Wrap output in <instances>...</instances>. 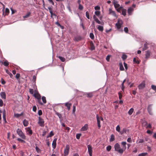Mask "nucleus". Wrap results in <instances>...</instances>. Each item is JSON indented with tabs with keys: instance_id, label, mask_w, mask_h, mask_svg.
I'll return each instance as SVG.
<instances>
[{
	"instance_id": "obj_1",
	"label": "nucleus",
	"mask_w": 156,
	"mask_h": 156,
	"mask_svg": "<svg viewBox=\"0 0 156 156\" xmlns=\"http://www.w3.org/2000/svg\"><path fill=\"white\" fill-rule=\"evenodd\" d=\"M123 24L122 21L120 19H118L117 21V22L115 24V26L117 29L119 31H122L123 30L122 29H120L121 27Z\"/></svg>"
},
{
	"instance_id": "obj_2",
	"label": "nucleus",
	"mask_w": 156,
	"mask_h": 156,
	"mask_svg": "<svg viewBox=\"0 0 156 156\" xmlns=\"http://www.w3.org/2000/svg\"><path fill=\"white\" fill-rule=\"evenodd\" d=\"M115 150L118 152L119 153L122 154L124 151V150L123 149L120 148L119 144L117 143L114 145Z\"/></svg>"
},
{
	"instance_id": "obj_3",
	"label": "nucleus",
	"mask_w": 156,
	"mask_h": 156,
	"mask_svg": "<svg viewBox=\"0 0 156 156\" xmlns=\"http://www.w3.org/2000/svg\"><path fill=\"white\" fill-rule=\"evenodd\" d=\"M16 132L23 139H25L26 136L23 133L21 129L18 128L16 130Z\"/></svg>"
},
{
	"instance_id": "obj_4",
	"label": "nucleus",
	"mask_w": 156,
	"mask_h": 156,
	"mask_svg": "<svg viewBox=\"0 0 156 156\" xmlns=\"http://www.w3.org/2000/svg\"><path fill=\"white\" fill-rule=\"evenodd\" d=\"M44 122L43 119L41 117L39 116L38 117V123L39 126L41 127H44Z\"/></svg>"
},
{
	"instance_id": "obj_5",
	"label": "nucleus",
	"mask_w": 156,
	"mask_h": 156,
	"mask_svg": "<svg viewBox=\"0 0 156 156\" xmlns=\"http://www.w3.org/2000/svg\"><path fill=\"white\" fill-rule=\"evenodd\" d=\"M70 149V146L69 145H66V147L64 150V153L65 156H67L68 155L69 150Z\"/></svg>"
},
{
	"instance_id": "obj_6",
	"label": "nucleus",
	"mask_w": 156,
	"mask_h": 156,
	"mask_svg": "<svg viewBox=\"0 0 156 156\" xmlns=\"http://www.w3.org/2000/svg\"><path fill=\"white\" fill-rule=\"evenodd\" d=\"M152 105L151 104L149 105L147 108L148 113L151 115H153V113L152 112Z\"/></svg>"
},
{
	"instance_id": "obj_7",
	"label": "nucleus",
	"mask_w": 156,
	"mask_h": 156,
	"mask_svg": "<svg viewBox=\"0 0 156 156\" xmlns=\"http://www.w3.org/2000/svg\"><path fill=\"white\" fill-rule=\"evenodd\" d=\"M93 18L94 20L96 22H97L98 23L101 25L104 24V23L102 22H100L95 15H94Z\"/></svg>"
},
{
	"instance_id": "obj_8",
	"label": "nucleus",
	"mask_w": 156,
	"mask_h": 156,
	"mask_svg": "<svg viewBox=\"0 0 156 156\" xmlns=\"http://www.w3.org/2000/svg\"><path fill=\"white\" fill-rule=\"evenodd\" d=\"M109 14H111L113 16L116 17L117 16L116 14L115 13V12L114 11H113L111 9H109Z\"/></svg>"
},
{
	"instance_id": "obj_9",
	"label": "nucleus",
	"mask_w": 156,
	"mask_h": 156,
	"mask_svg": "<svg viewBox=\"0 0 156 156\" xmlns=\"http://www.w3.org/2000/svg\"><path fill=\"white\" fill-rule=\"evenodd\" d=\"M96 117L97 122L98 126V128L100 129L101 126L100 125V120L98 115H96Z\"/></svg>"
},
{
	"instance_id": "obj_10",
	"label": "nucleus",
	"mask_w": 156,
	"mask_h": 156,
	"mask_svg": "<svg viewBox=\"0 0 156 156\" xmlns=\"http://www.w3.org/2000/svg\"><path fill=\"white\" fill-rule=\"evenodd\" d=\"M145 86V83L143 82L139 85L138 87L139 89H142Z\"/></svg>"
},
{
	"instance_id": "obj_11",
	"label": "nucleus",
	"mask_w": 156,
	"mask_h": 156,
	"mask_svg": "<svg viewBox=\"0 0 156 156\" xmlns=\"http://www.w3.org/2000/svg\"><path fill=\"white\" fill-rule=\"evenodd\" d=\"M113 4L114 5V7L115 9L120 7H121L120 5L118 4V2L117 1H114L113 2Z\"/></svg>"
},
{
	"instance_id": "obj_12",
	"label": "nucleus",
	"mask_w": 156,
	"mask_h": 156,
	"mask_svg": "<svg viewBox=\"0 0 156 156\" xmlns=\"http://www.w3.org/2000/svg\"><path fill=\"white\" fill-rule=\"evenodd\" d=\"M88 125L87 124H86L84 125V126L82 127L81 128V130L83 131H84L87 130L88 128Z\"/></svg>"
},
{
	"instance_id": "obj_13",
	"label": "nucleus",
	"mask_w": 156,
	"mask_h": 156,
	"mask_svg": "<svg viewBox=\"0 0 156 156\" xmlns=\"http://www.w3.org/2000/svg\"><path fill=\"white\" fill-rule=\"evenodd\" d=\"M0 95L2 99H5L6 98L5 93L4 92H1L0 93Z\"/></svg>"
},
{
	"instance_id": "obj_14",
	"label": "nucleus",
	"mask_w": 156,
	"mask_h": 156,
	"mask_svg": "<svg viewBox=\"0 0 156 156\" xmlns=\"http://www.w3.org/2000/svg\"><path fill=\"white\" fill-rule=\"evenodd\" d=\"M88 151L89 153H92V148L90 145L87 146Z\"/></svg>"
},
{
	"instance_id": "obj_15",
	"label": "nucleus",
	"mask_w": 156,
	"mask_h": 156,
	"mask_svg": "<svg viewBox=\"0 0 156 156\" xmlns=\"http://www.w3.org/2000/svg\"><path fill=\"white\" fill-rule=\"evenodd\" d=\"M133 10V9L132 7H130L128 9L127 12L129 15H132V12Z\"/></svg>"
},
{
	"instance_id": "obj_16",
	"label": "nucleus",
	"mask_w": 156,
	"mask_h": 156,
	"mask_svg": "<svg viewBox=\"0 0 156 156\" xmlns=\"http://www.w3.org/2000/svg\"><path fill=\"white\" fill-rule=\"evenodd\" d=\"M26 129L27 131V132H28L27 134H29V135H31L32 134L33 132L32 130L30 129V128L29 127H27L26 128Z\"/></svg>"
},
{
	"instance_id": "obj_17",
	"label": "nucleus",
	"mask_w": 156,
	"mask_h": 156,
	"mask_svg": "<svg viewBox=\"0 0 156 156\" xmlns=\"http://www.w3.org/2000/svg\"><path fill=\"white\" fill-rule=\"evenodd\" d=\"M57 139L55 138L53 140L52 143V147L54 149H55L56 146Z\"/></svg>"
},
{
	"instance_id": "obj_18",
	"label": "nucleus",
	"mask_w": 156,
	"mask_h": 156,
	"mask_svg": "<svg viewBox=\"0 0 156 156\" xmlns=\"http://www.w3.org/2000/svg\"><path fill=\"white\" fill-rule=\"evenodd\" d=\"M81 39L80 36H76L74 37V40L75 41H80Z\"/></svg>"
},
{
	"instance_id": "obj_19",
	"label": "nucleus",
	"mask_w": 156,
	"mask_h": 156,
	"mask_svg": "<svg viewBox=\"0 0 156 156\" xmlns=\"http://www.w3.org/2000/svg\"><path fill=\"white\" fill-rule=\"evenodd\" d=\"M65 104V106L67 107L68 110H69L71 104V103H69L68 102H66V103Z\"/></svg>"
},
{
	"instance_id": "obj_20",
	"label": "nucleus",
	"mask_w": 156,
	"mask_h": 156,
	"mask_svg": "<svg viewBox=\"0 0 156 156\" xmlns=\"http://www.w3.org/2000/svg\"><path fill=\"white\" fill-rule=\"evenodd\" d=\"M34 97L35 98H37V99L38 100L39 103L41 105H42L43 104V103L41 101H40L41 99V97L40 95L39 94H38L37 96H35V95H34Z\"/></svg>"
},
{
	"instance_id": "obj_21",
	"label": "nucleus",
	"mask_w": 156,
	"mask_h": 156,
	"mask_svg": "<svg viewBox=\"0 0 156 156\" xmlns=\"http://www.w3.org/2000/svg\"><path fill=\"white\" fill-rule=\"evenodd\" d=\"M126 143L125 142H122L121 143V144L123 146L122 149H123L124 151H125L126 148Z\"/></svg>"
},
{
	"instance_id": "obj_22",
	"label": "nucleus",
	"mask_w": 156,
	"mask_h": 156,
	"mask_svg": "<svg viewBox=\"0 0 156 156\" xmlns=\"http://www.w3.org/2000/svg\"><path fill=\"white\" fill-rule=\"evenodd\" d=\"M150 55V52L149 51H147L145 55V58H149Z\"/></svg>"
},
{
	"instance_id": "obj_23",
	"label": "nucleus",
	"mask_w": 156,
	"mask_h": 156,
	"mask_svg": "<svg viewBox=\"0 0 156 156\" xmlns=\"http://www.w3.org/2000/svg\"><path fill=\"white\" fill-rule=\"evenodd\" d=\"M144 140L142 139H139L136 141V143L137 144H141L144 142Z\"/></svg>"
},
{
	"instance_id": "obj_24",
	"label": "nucleus",
	"mask_w": 156,
	"mask_h": 156,
	"mask_svg": "<svg viewBox=\"0 0 156 156\" xmlns=\"http://www.w3.org/2000/svg\"><path fill=\"white\" fill-rule=\"evenodd\" d=\"M122 15H123L124 16H125L126 15V9H122Z\"/></svg>"
},
{
	"instance_id": "obj_25",
	"label": "nucleus",
	"mask_w": 156,
	"mask_h": 156,
	"mask_svg": "<svg viewBox=\"0 0 156 156\" xmlns=\"http://www.w3.org/2000/svg\"><path fill=\"white\" fill-rule=\"evenodd\" d=\"M126 129L125 128H124L121 131L120 133L122 135L124 133H126Z\"/></svg>"
},
{
	"instance_id": "obj_26",
	"label": "nucleus",
	"mask_w": 156,
	"mask_h": 156,
	"mask_svg": "<svg viewBox=\"0 0 156 156\" xmlns=\"http://www.w3.org/2000/svg\"><path fill=\"white\" fill-rule=\"evenodd\" d=\"M31 14V12H28L26 15L25 16H23V17L24 19H25L26 18H27L30 16Z\"/></svg>"
},
{
	"instance_id": "obj_27",
	"label": "nucleus",
	"mask_w": 156,
	"mask_h": 156,
	"mask_svg": "<svg viewBox=\"0 0 156 156\" xmlns=\"http://www.w3.org/2000/svg\"><path fill=\"white\" fill-rule=\"evenodd\" d=\"M134 111V109L133 108H131L128 112V113L129 115H131L133 113Z\"/></svg>"
},
{
	"instance_id": "obj_28",
	"label": "nucleus",
	"mask_w": 156,
	"mask_h": 156,
	"mask_svg": "<svg viewBox=\"0 0 156 156\" xmlns=\"http://www.w3.org/2000/svg\"><path fill=\"white\" fill-rule=\"evenodd\" d=\"M98 29L99 30L102 31L103 30V27L102 26L98 25Z\"/></svg>"
},
{
	"instance_id": "obj_29",
	"label": "nucleus",
	"mask_w": 156,
	"mask_h": 156,
	"mask_svg": "<svg viewBox=\"0 0 156 156\" xmlns=\"http://www.w3.org/2000/svg\"><path fill=\"white\" fill-rule=\"evenodd\" d=\"M23 124L24 126H27L28 125V122L26 119H24L23 121Z\"/></svg>"
},
{
	"instance_id": "obj_30",
	"label": "nucleus",
	"mask_w": 156,
	"mask_h": 156,
	"mask_svg": "<svg viewBox=\"0 0 156 156\" xmlns=\"http://www.w3.org/2000/svg\"><path fill=\"white\" fill-rule=\"evenodd\" d=\"M115 140V136L113 134H112L111 136V138L110 139V141L111 142Z\"/></svg>"
},
{
	"instance_id": "obj_31",
	"label": "nucleus",
	"mask_w": 156,
	"mask_h": 156,
	"mask_svg": "<svg viewBox=\"0 0 156 156\" xmlns=\"http://www.w3.org/2000/svg\"><path fill=\"white\" fill-rule=\"evenodd\" d=\"M116 130L118 132L120 133V128L119 125H118L116 127Z\"/></svg>"
},
{
	"instance_id": "obj_32",
	"label": "nucleus",
	"mask_w": 156,
	"mask_h": 156,
	"mask_svg": "<svg viewBox=\"0 0 156 156\" xmlns=\"http://www.w3.org/2000/svg\"><path fill=\"white\" fill-rule=\"evenodd\" d=\"M58 58L62 62H64L65 61V58L62 56H59Z\"/></svg>"
},
{
	"instance_id": "obj_33",
	"label": "nucleus",
	"mask_w": 156,
	"mask_h": 156,
	"mask_svg": "<svg viewBox=\"0 0 156 156\" xmlns=\"http://www.w3.org/2000/svg\"><path fill=\"white\" fill-rule=\"evenodd\" d=\"M5 109H4L3 111V116L2 117L3 119L6 121V119H5Z\"/></svg>"
},
{
	"instance_id": "obj_34",
	"label": "nucleus",
	"mask_w": 156,
	"mask_h": 156,
	"mask_svg": "<svg viewBox=\"0 0 156 156\" xmlns=\"http://www.w3.org/2000/svg\"><path fill=\"white\" fill-rule=\"evenodd\" d=\"M147 45L146 43L144 44V47L142 49L143 51H145L147 49Z\"/></svg>"
},
{
	"instance_id": "obj_35",
	"label": "nucleus",
	"mask_w": 156,
	"mask_h": 156,
	"mask_svg": "<svg viewBox=\"0 0 156 156\" xmlns=\"http://www.w3.org/2000/svg\"><path fill=\"white\" fill-rule=\"evenodd\" d=\"M119 69L121 71H123L124 70V68L123 67V66L122 64L121 63H120L119 64Z\"/></svg>"
},
{
	"instance_id": "obj_36",
	"label": "nucleus",
	"mask_w": 156,
	"mask_h": 156,
	"mask_svg": "<svg viewBox=\"0 0 156 156\" xmlns=\"http://www.w3.org/2000/svg\"><path fill=\"white\" fill-rule=\"evenodd\" d=\"M76 106L74 105H73V109L72 111V113L74 114V115H75V112H76Z\"/></svg>"
},
{
	"instance_id": "obj_37",
	"label": "nucleus",
	"mask_w": 156,
	"mask_h": 156,
	"mask_svg": "<svg viewBox=\"0 0 156 156\" xmlns=\"http://www.w3.org/2000/svg\"><path fill=\"white\" fill-rule=\"evenodd\" d=\"M147 152L139 154L138 155V156H145L147 154Z\"/></svg>"
},
{
	"instance_id": "obj_38",
	"label": "nucleus",
	"mask_w": 156,
	"mask_h": 156,
	"mask_svg": "<svg viewBox=\"0 0 156 156\" xmlns=\"http://www.w3.org/2000/svg\"><path fill=\"white\" fill-rule=\"evenodd\" d=\"M127 58V55L125 54H122V58L123 60H124L126 59Z\"/></svg>"
},
{
	"instance_id": "obj_39",
	"label": "nucleus",
	"mask_w": 156,
	"mask_h": 156,
	"mask_svg": "<svg viewBox=\"0 0 156 156\" xmlns=\"http://www.w3.org/2000/svg\"><path fill=\"white\" fill-rule=\"evenodd\" d=\"M35 149L36 151L38 153H40L41 152V150L38 148L37 146H36Z\"/></svg>"
},
{
	"instance_id": "obj_40",
	"label": "nucleus",
	"mask_w": 156,
	"mask_h": 156,
	"mask_svg": "<svg viewBox=\"0 0 156 156\" xmlns=\"http://www.w3.org/2000/svg\"><path fill=\"white\" fill-rule=\"evenodd\" d=\"M112 148V146L110 145H109L107 147L106 149L107 151H110Z\"/></svg>"
},
{
	"instance_id": "obj_41",
	"label": "nucleus",
	"mask_w": 156,
	"mask_h": 156,
	"mask_svg": "<svg viewBox=\"0 0 156 156\" xmlns=\"http://www.w3.org/2000/svg\"><path fill=\"white\" fill-rule=\"evenodd\" d=\"M122 7L121 6L120 7L115 9L118 12H120V11L122 9Z\"/></svg>"
},
{
	"instance_id": "obj_42",
	"label": "nucleus",
	"mask_w": 156,
	"mask_h": 156,
	"mask_svg": "<svg viewBox=\"0 0 156 156\" xmlns=\"http://www.w3.org/2000/svg\"><path fill=\"white\" fill-rule=\"evenodd\" d=\"M3 64L5 66H7L9 65V63L6 60L3 62Z\"/></svg>"
},
{
	"instance_id": "obj_43",
	"label": "nucleus",
	"mask_w": 156,
	"mask_h": 156,
	"mask_svg": "<svg viewBox=\"0 0 156 156\" xmlns=\"http://www.w3.org/2000/svg\"><path fill=\"white\" fill-rule=\"evenodd\" d=\"M42 99L43 102L44 104L46 103V98L44 96H43L42 98Z\"/></svg>"
},
{
	"instance_id": "obj_44",
	"label": "nucleus",
	"mask_w": 156,
	"mask_h": 156,
	"mask_svg": "<svg viewBox=\"0 0 156 156\" xmlns=\"http://www.w3.org/2000/svg\"><path fill=\"white\" fill-rule=\"evenodd\" d=\"M54 135V133H53L52 131H51L49 133V135L47 136V138L51 137Z\"/></svg>"
},
{
	"instance_id": "obj_45",
	"label": "nucleus",
	"mask_w": 156,
	"mask_h": 156,
	"mask_svg": "<svg viewBox=\"0 0 156 156\" xmlns=\"http://www.w3.org/2000/svg\"><path fill=\"white\" fill-rule=\"evenodd\" d=\"M90 37L92 39L94 38V36L93 33H91L90 34Z\"/></svg>"
},
{
	"instance_id": "obj_46",
	"label": "nucleus",
	"mask_w": 156,
	"mask_h": 156,
	"mask_svg": "<svg viewBox=\"0 0 156 156\" xmlns=\"http://www.w3.org/2000/svg\"><path fill=\"white\" fill-rule=\"evenodd\" d=\"M6 72L9 75L11 78H12V76H13L12 74L11 73H10L8 70H6Z\"/></svg>"
},
{
	"instance_id": "obj_47",
	"label": "nucleus",
	"mask_w": 156,
	"mask_h": 156,
	"mask_svg": "<svg viewBox=\"0 0 156 156\" xmlns=\"http://www.w3.org/2000/svg\"><path fill=\"white\" fill-rule=\"evenodd\" d=\"M133 61L134 63L139 64V62L138 60H137L135 58H134L133 59Z\"/></svg>"
},
{
	"instance_id": "obj_48",
	"label": "nucleus",
	"mask_w": 156,
	"mask_h": 156,
	"mask_svg": "<svg viewBox=\"0 0 156 156\" xmlns=\"http://www.w3.org/2000/svg\"><path fill=\"white\" fill-rule=\"evenodd\" d=\"M17 140L18 141H20V142H21V143H25V141L24 140L21 139H20V138H18L17 139Z\"/></svg>"
},
{
	"instance_id": "obj_49",
	"label": "nucleus",
	"mask_w": 156,
	"mask_h": 156,
	"mask_svg": "<svg viewBox=\"0 0 156 156\" xmlns=\"http://www.w3.org/2000/svg\"><path fill=\"white\" fill-rule=\"evenodd\" d=\"M86 16L87 19H90V15H89V12L87 11L86 12Z\"/></svg>"
},
{
	"instance_id": "obj_50",
	"label": "nucleus",
	"mask_w": 156,
	"mask_h": 156,
	"mask_svg": "<svg viewBox=\"0 0 156 156\" xmlns=\"http://www.w3.org/2000/svg\"><path fill=\"white\" fill-rule=\"evenodd\" d=\"M81 135V134L77 133L76 135V138L77 139H79L80 138V136Z\"/></svg>"
},
{
	"instance_id": "obj_51",
	"label": "nucleus",
	"mask_w": 156,
	"mask_h": 156,
	"mask_svg": "<svg viewBox=\"0 0 156 156\" xmlns=\"http://www.w3.org/2000/svg\"><path fill=\"white\" fill-rule=\"evenodd\" d=\"M93 96L92 93H90L87 94V97L88 98H91Z\"/></svg>"
},
{
	"instance_id": "obj_52",
	"label": "nucleus",
	"mask_w": 156,
	"mask_h": 156,
	"mask_svg": "<svg viewBox=\"0 0 156 156\" xmlns=\"http://www.w3.org/2000/svg\"><path fill=\"white\" fill-rule=\"evenodd\" d=\"M151 88L153 90H156V86L154 85H152L151 86Z\"/></svg>"
},
{
	"instance_id": "obj_53",
	"label": "nucleus",
	"mask_w": 156,
	"mask_h": 156,
	"mask_svg": "<svg viewBox=\"0 0 156 156\" xmlns=\"http://www.w3.org/2000/svg\"><path fill=\"white\" fill-rule=\"evenodd\" d=\"M111 55H108L106 57V59L107 61L109 62L110 60V57Z\"/></svg>"
},
{
	"instance_id": "obj_54",
	"label": "nucleus",
	"mask_w": 156,
	"mask_h": 156,
	"mask_svg": "<svg viewBox=\"0 0 156 156\" xmlns=\"http://www.w3.org/2000/svg\"><path fill=\"white\" fill-rule=\"evenodd\" d=\"M78 9L80 10H82L83 9V7L81 5H79L78 6Z\"/></svg>"
},
{
	"instance_id": "obj_55",
	"label": "nucleus",
	"mask_w": 156,
	"mask_h": 156,
	"mask_svg": "<svg viewBox=\"0 0 156 156\" xmlns=\"http://www.w3.org/2000/svg\"><path fill=\"white\" fill-rule=\"evenodd\" d=\"M95 14L97 16H99L100 14V12L99 11H96L95 12Z\"/></svg>"
},
{
	"instance_id": "obj_56",
	"label": "nucleus",
	"mask_w": 156,
	"mask_h": 156,
	"mask_svg": "<svg viewBox=\"0 0 156 156\" xmlns=\"http://www.w3.org/2000/svg\"><path fill=\"white\" fill-rule=\"evenodd\" d=\"M50 13L51 14V17H52L53 16H56V15L55 14L53 13L52 11H51Z\"/></svg>"
},
{
	"instance_id": "obj_57",
	"label": "nucleus",
	"mask_w": 156,
	"mask_h": 156,
	"mask_svg": "<svg viewBox=\"0 0 156 156\" xmlns=\"http://www.w3.org/2000/svg\"><path fill=\"white\" fill-rule=\"evenodd\" d=\"M38 114L39 115H41L42 114L41 110H40L38 111Z\"/></svg>"
},
{
	"instance_id": "obj_58",
	"label": "nucleus",
	"mask_w": 156,
	"mask_h": 156,
	"mask_svg": "<svg viewBox=\"0 0 156 156\" xmlns=\"http://www.w3.org/2000/svg\"><path fill=\"white\" fill-rule=\"evenodd\" d=\"M9 9L8 8H6L5 10V12L6 14H8L9 13Z\"/></svg>"
},
{
	"instance_id": "obj_59",
	"label": "nucleus",
	"mask_w": 156,
	"mask_h": 156,
	"mask_svg": "<svg viewBox=\"0 0 156 156\" xmlns=\"http://www.w3.org/2000/svg\"><path fill=\"white\" fill-rule=\"evenodd\" d=\"M127 141L129 143H131L132 142V140L131 137H129L127 139Z\"/></svg>"
},
{
	"instance_id": "obj_60",
	"label": "nucleus",
	"mask_w": 156,
	"mask_h": 156,
	"mask_svg": "<svg viewBox=\"0 0 156 156\" xmlns=\"http://www.w3.org/2000/svg\"><path fill=\"white\" fill-rule=\"evenodd\" d=\"M124 31L126 33H128V29L127 27H125L124 28Z\"/></svg>"
},
{
	"instance_id": "obj_61",
	"label": "nucleus",
	"mask_w": 156,
	"mask_h": 156,
	"mask_svg": "<svg viewBox=\"0 0 156 156\" xmlns=\"http://www.w3.org/2000/svg\"><path fill=\"white\" fill-rule=\"evenodd\" d=\"M11 10L12 12V14H13L16 12V10L13 9L12 8H11Z\"/></svg>"
},
{
	"instance_id": "obj_62",
	"label": "nucleus",
	"mask_w": 156,
	"mask_h": 156,
	"mask_svg": "<svg viewBox=\"0 0 156 156\" xmlns=\"http://www.w3.org/2000/svg\"><path fill=\"white\" fill-rule=\"evenodd\" d=\"M33 110L34 112H36L37 110V107L35 106H34L33 107Z\"/></svg>"
},
{
	"instance_id": "obj_63",
	"label": "nucleus",
	"mask_w": 156,
	"mask_h": 156,
	"mask_svg": "<svg viewBox=\"0 0 156 156\" xmlns=\"http://www.w3.org/2000/svg\"><path fill=\"white\" fill-rule=\"evenodd\" d=\"M3 101L1 99H0V106L2 107L3 106Z\"/></svg>"
},
{
	"instance_id": "obj_64",
	"label": "nucleus",
	"mask_w": 156,
	"mask_h": 156,
	"mask_svg": "<svg viewBox=\"0 0 156 156\" xmlns=\"http://www.w3.org/2000/svg\"><path fill=\"white\" fill-rule=\"evenodd\" d=\"M20 76V74L19 73H17L16 75V79H18Z\"/></svg>"
}]
</instances>
